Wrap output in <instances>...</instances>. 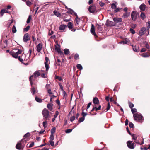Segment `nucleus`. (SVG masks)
Instances as JSON below:
<instances>
[{
    "label": "nucleus",
    "mask_w": 150,
    "mask_h": 150,
    "mask_svg": "<svg viewBox=\"0 0 150 150\" xmlns=\"http://www.w3.org/2000/svg\"><path fill=\"white\" fill-rule=\"evenodd\" d=\"M22 50L20 49H13L10 53L13 57L15 58H18V60L21 62H22L23 61V59L21 58L20 56L18 57V55L21 54Z\"/></svg>",
    "instance_id": "f257e3e1"
},
{
    "label": "nucleus",
    "mask_w": 150,
    "mask_h": 150,
    "mask_svg": "<svg viewBox=\"0 0 150 150\" xmlns=\"http://www.w3.org/2000/svg\"><path fill=\"white\" fill-rule=\"evenodd\" d=\"M133 117L135 120L139 122H141L143 120V117L141 114L139 113H137L134 114Z\"/></svg>",
    "instance_id": "f03ea898"
},
{
    "label": "nucleus",
    "mask_w": 150,
    "mask_h": 150,
    "mask_svg": "<svg viewBox=\"0 0 150 150\" xmlns=\"http://www.w3.org/2000/svg\"><path fill=\"white\" fill-rule=\"evenodd\" d=\"M44 119L45 120H49L50 118L49 112L47 109H44L42 112Z\"/></svg>",
    "instance_id": "7ed1b4c3"
},
{
    "label": "nucleus",
    "mask_w": 150,
    "mask_h": 150,
    "mask_svg": "<svg viewBox=\"0 0 150 150\" xmlns=\"http://www.w3.org/2000/svg\"><path fill=\"white\" fill-rule=\"evenodd\" d=\"M131 17L132 20L135 21L137 17V14L136 12L135 11H132L131 13Z\"/></svg>",
    "instance_id": "20e7f679"
},
{
    "label": "nucleus",
    "mask_w": 150,
    "mask_h": 150,
    "mask_svg": "<svg viewBox=\"0 0 150 150\" xmlns=\"http://www.w3.org/2000/svg\"><path fill=\"white\" fill-rule=\"evenodd\" d=\"M127 145L128 147L131 149H133L135 146L134 143H132L131 141H128L127 142Z\"/></svg>",
    "instance_id": "39448f33"
},
{
    "label": "nucleus",
    "mask_w": 150,
    "mask_h": 150,
    "mask_svg": "<svg viewBox=\"0 0 150 150\" xmlns=\"http://www.w3.org/2000/svg\"><path fill=\"white\" fill-rule=\"evenodd\" d=\"M106 25L108 26H113L115 25V23L112 21L107 20L106 23Z\"/></svg>",
    "instance_id": "423d86ee"
},
{
    "label": "nucleus",
    "mask_w": 150,
    "mask_h": 150,
    "mask_svg": "<svg viewBox=\"0 0 150 150\" xmlns=\"http://www.w3.org/2000/svg\"><path fill=\"white\" fill-rule=\"evenodd\" d=\"M30 39V37L28 33H27L24 35L23 40L24 42H27Z\"/></svg>",
    "instance_id": "0eeeda50"
},
{
    "label": "nucleus",
    "mask_w": 150,
    "mask_h": 150,
    "mask_svg": "<svg viewBox=\"0 0 150 150\" xmlns=\"http://www.w3.org/2000/svg\"><path fill=\"white\" fill-rule=\"evenodd\" d=\"M113 20L115 24L121 22L122 21V18H121L115 17L113 18Z\"/></svg>",
    "instance_id": "6e6552de"
},
{
    "label": "nucleus",
    "mask_w": 150,
    "mask_h": 150,
    "mask_svg": "<svg viewBox=\"0 0 150 150\" xmlns=\"http://www.w3.org/2000/svg\"><path fill=\"white\" fill-rule=\"evenodd\" d=\"M96 7L94 6H90L88 8L89 11L91 13L94 12L96 10Z\"/></svg>",
    "instance_id": "1a4fd4ad"
},
{
    "label": "nucleus",
    "mask_w": 150,
    "mask_h": 150,
    "mask_svg": "<svg viewBox=\"0 0 150 150\" xmlns=\"http://www.w3.org/2000/svg\"><path fill=\"white\" fill-rule=\"evenodd\" d=\"M37 51L38 52H40L42 48V45L41 43L38 44L36 46Z\"/></svg>",
    "instance_id": "9d476101"
},
{
    "label": "nucleus",
    "mask_w": 150,
    "mask_h": 150,
    "mask_svg": "<svg viewBox=\"0 0 150 150\" xmlns=\"http://www.w3.org/2000/svg\"><path fill=\"white\" fill-rule=\"evenodd\" d=\"M91 33L94 36H96V35L95 31V27L93 24H91Z\"/></svg>",
    "instance_id": "9b49d317"
},
{
    "label": "nucleus",
    "mask_w": 150,
    "mask_h": 150,
    "mask_svg": "<svg viewBox=\"0 0 150 150\" xmlns=\"http://www.w3.org/2000/svg\"><path fill=\"white\" fill-rule=\"evenodd\" d=\"M16 148L18 150L21 149L22 148V146L21 143L20 142L18 143L16 145Z\"/></svg>",
    "instance_id": "f8f14e48"
},
{
    "label": "nucleus",
    "mask_w": 150,
    "mask_h": 150,
    "mask_svg": "<svg viewBox=\"0 0 150 150\" xmlns=\"http://www.w3.org/2000/svg\"><path fill=\"white\" fill-rule=\"evenodd\" d=\"M147 29V27L146 28L143 27L141 28L140 32V34H141V35L144 34V32L146 31Z\"/></svg>",
    "instance_id": "ddd939ff"
},
{
    "label": "nucleus",
    "mask_w": 150,
    "mask_h": 150,
    "mask_svg": "<svg viewBox=\"0 0 150 150\" xmlns=\"http://www.w3.org/2000/svg\"><path fill=\"white\" fill-rule=\"evenodd\" d=\"M146 6L144 4L141 5L139 6V8L141 11H144L146 8Z\"/></svg>",
    "instance_id": "4468645a"
},
{
    "label": "nucleus",
    "mask_w": 150,
    "mask_h": 150,
    "mask_svg": "<svg viewBox=\"0 0 150 150\" xmlns=\"http://www.w3.org/2000/svg\"><path fill=\"white\" fill-rule=\"evenodd\" d=\"M93 102L94 104H98L99 103V101L98 99L97 98L95 97L93 99Z\"/></svg>",
    "instance_id": "2eb2a0df"
},
{
    "label": "nucleus",
    "mask_w": 150,
    "mask_h": 150,
    "mask_svg": "<svg viewBox=\"0 0 150 150\" xmlns=\"http://www.w3.org/2000/svg\"><path fill=\"white\" fill-rule=\"evenodd\" d=\"M75 16H76V18H75V20H76V24L78 25L79 23V22L80 21V20L79 18H78V15H77L76 13H75Z\"/></svg>",
    "instance_id": "dca6fc26"
},
{
    "label": "nucleus",
    "mask_w": 150,
    "mask_h": 150,
    "mask_svg": "<svg viewBox=\"0 0 150 150\" xmlns=\"http://www.w3.org/2000/svg\"><path fill=\"white\" fill-rule=\"evenodd\" d=\"M67 9L68 10L69 13L71 14H74L75 15V14L76 13L74 12V11L72 9L67 8Z\"/></svg>",
    "instance_id": "f3484780"
},
{
    "label": "nucleus",
    "mask_w": 150,
    "mask_h": 150,
    "mask_svg": "<svg viewBox=\"0 0 150 150\" xmlns=\"http://www.w3.org/2000/svg\"><path fill=\"white\" fill-rule=\"evenodd\" d=\"M8 11L6 10L2 9L1 11L0 14V15L1 16H3V14L4 13H8Z\"/></svg>",
    "instance_id": "a211bd4d"
},
{
    "label": "nucleus",
    "mask_w": 150,
    "mask_h": 150,
    "mask_svg": "<svg viewBox=\"0 0 150 150\" xmlns=\"http://www.w3.org/2000/svg\"><path fill=\"white\" fill-rule=\"evenodd\" d=\"M67 27V25H61L59 27V30H63L65 29Z\"/></svg>",
    "instance_id": "6ab92c4d"
},
{
    "label": "nucleus",
    "mask_w": 150,
    "mask_h": 150,
    "mask_svg": "<svg viewBox=\"0 0 150 150\" xmlns=\"http://www.w3.org/2000/svg\"><path fill=\"white\" fill-rule=\"evenodd\" d=\"M129 41L128 39L126 40L125 41H122L119 42V44H123V45L127 44Z\"/></svg>",
    "instance_id": "aec40b11"
},
{
    "label": "nucleus",
    "mask_w": 150,
    "mask_h": 150,
    "mask_svg": "<svg viewBox=\"0 0 150 150\" xmlns=\"http://www.w3.org/2000/svg\"><path fill=\"white\" fill-rule=\"evenodd\" d=\"M53 13L55 15L58 17H59L61 15L60 13L55 10L53 11Z\"/></svg>",
    "instance_id": "412c9836"
},
{
    "label": "nucleus",
    "mask_w": 150,
    "mask_h": 150,
    "mask_svg": "<svg viewBox=\"0 0 150 150\" xmlns=\"http://www.w3.org/2000/svg\"><path fill=\"white\" fill-rule=\"evenodd\" d=\"M140 17L142 20H144V19L146 18V16L144 13L143 12L141 13L140 15Z\"/></svg>",
    "instance_id": "4be33fe9"
},
{
    "label": "nucleus",
    "mask_w": 150,
    "mask_h": 150,
    "mask_svg": "<svg viewBox=\"0 0 150 150\" xmlns=\"http://www.w3.org/2000/svg\"><path fill=\"white\" fill-rule=\"evenodd\" d=\"M67 26L70 29H72L73 27V25L72 23L71 22H69L67 25Z\"/></svg>",
    "instance_id": "5701e85b"
},
{
    "label": "nucleus",
    "mask_w": 150,
    "mask_h": 150,
    "mask_svg": "<svg viewBox=\"0 0 150 150\" xmlns=\"http://www.w3.org/2000/svg\"><path fill=\"white\" fill-rule=\"evenodd\" d=\"M52 105L53 104L51 103L48 104L47 105V108L49 109L50 110L52 109Z\"/></svg>",
    "instance_id": "b1692460"
},
{
    "label": "nucleus",
    "mask_w": 150,
    "mask_h": 150,
    "mask_svg": "<svg viewBox=\"0 0 150 150\" xmlns=\"http://www.w3.org/2000/svg\"><path fill=\"white\" fill-rule=\"evenodd\" d=\"M34 75L35 77H38L40 75V73L39 71H36L34 73Z\"/></svg>",
    "instance_id": "393cba45"
},
{
    "label": "nucleus",
    "mask_w": 150,
    "mask_h": 150,
    "mask_svg": "<svg viewBox=\"0 0 150 150\" xmlns=\"http://www.w3.org/2000/svg\"><path fill=\"white\" fill-rule=\"evenodd\" d=\"M64 54L65 55H68L70 52L69 50L68 49H65L64 50Z\"/></svg>",
    "instance_id": "a878e982"
},
{
    "label": "nucleus",
    "mask_w": 150,
    "mask_h": 150,
    "mask_svg": "<svg viewBox=\"0 0 150 150\" xmlns=\"http://www.w3.org/2000/svg\"><path fill=\"white\" fill-rule=\"evenodd\" d=\"M32 20V17L30 15L28 16V18L26 23H30V21Z\"/></svg>",
    "instance_id": "bb28decb"
},
{
    "label": "nucleus",
    "mask_w": 150,
    "mask_h": 150,
    "mask_svg": "<svg viewBox=\"0 0 150 150\" xmlns=\"http://www.w3.org/2000/svg\"><path fill=\"white\" fill-rule=\"evenodd\" d=\"M35 100L38 102L40 103L42 101V100L37 96L35 97Z\"/></svg>",
    "instance_id": "cd10ccee"
},
{
    "label": "nucleus",
    "mask_w": 150,
    "mask_h": 150,
    "mask_svg": "<svg viewBox=\"0 0 150 150\" xmlns=\"http://www.w3.org/2000/svg\"><path fill=\"white\" fill-rule=\"evenodd\" d=\"M96 25L97 26V29L98 32H100L101 31L102 29L101 26L98 24Z\"/></svg>",
    "instance_id": "c85d7f7f"
},
{
    "label": "nucleus",
    "mask_w": 150,
    "mask_h": 150,
    "mask_svg": "<svg viewBox=\"0 0 150 150\" xmlns=\"http://www.w3.org/2000/svg\"><path fill=\"white\" fill-rule=\"evenodd\" d=\"M46 121L43 122L42 123L43 125L45 128H46L47 126V122Z\"/></svg>",
    "instance_id": "c756f323"
},
{
    "label": "nucleus",
    "mask_w": 150,
    "mask_h": 150,
    "mask_svg": "<svg viewBox=\"0 0 150 150\" xmlns=\"http://www.w3.org/2000/svg\"><path fill=\"white\" fill-rule=\"evenodd\" d=\"M77 68L79 70H81L83 69V67L80 64H77L76 66Z\"/></svg>",
    "instance_id": "7c9ffc66"
},
{
    "label": "nucleus",
    "mask_w": 150,
    "mask_h": 150,
    "mask_svg": "<svg viewBox=\"0 0 150 150\" xmlns=\"http://www.w3.org/2000/svg\"><path fill=\"white\" fill-rule=\"evenodd\" d=\"M12 31L13 33H15L16 32V29L15 25H13L12 28Z\"/></svg>",
    "instance_id": "2f4dec72"
},
{
    "label": "nucleus",
    "mask_w": 150,
    "mask_h": 150,
    "mask_svg": "<svg viewBox=\"0 0 150 150\" xmlns=\"http://www.w3.org/2000/svg\"><path fill=\"white\" fill-rule=\"evenodd\" d=\"M56 129L55 127L53 128L51 130V134H53L55 132Z\"/></svg>",
    "instance_id": "473e14b6"
},
{
    "label": "nucleus",
    "mask_w": 150,
    "mask_h": 150,
    "mask_svg": "<svg viewBox=\"0 0 150 150\" xmlns=\"http://www.w3.org/2000/svg\"><path fill=\"white\" fill-rule=\"evenodd\" d=\"M31 91L33 95H34L35 92V88L34 87L32 88L31 89Z\"/></svg>",
    "instance_id": "72a5a7b5"
},
{
    "label": "nucleus",
    "mask_w": 150,
    "mask_h": 150,
    "mask_svg": "<svg viewBox=\"0 0 150 150\" xmlns=\"http://www.w3.org/2000/svg\"><path fill=\"white\" fill-rule=\"evenodd\" d=\"M30 28V26L29 25H28L26 28H24L23 30L25 32H27L28 31Z\"/></svg>",
    "instance_id": "f704fd0d"
},
{
    "label": "nucleus",
    "mask_w": 150,
    "mask_h": 150,
    "mask_svg": "<svg viewBox=\"0 0 150 150\" xmlns=\"http://www.w3.org/2000/svg\"><path fill=\"white\" fill-rule=\"evenodd\" d=\"M30 136V134L29 133H27L25 134L24 135L23 137V139H25L27 137H29Z\"/></svg>",
    "instance_id": "c9c22d12"
},
{
    "label": "nucleus",
    "mask_w": 150,
    "mask_h": 150,
    "mask_svg": "<svg viewBox=\"0 0 150 150\" xmlns=\"http://www.w3.org/2000/svg\"><path fill=\"white\" fill-rule=\"evenodd\" d=\"M111 8L114 9L116 8V6L114 3H112L111 4Z\"/></svg>",
    "instance_id": "e433bc0d"
},
{
    "label": "nucleus",
    "mask_w": 150,
    "mask_h": 150,
    "mask_svg": "<svg viewBox=\"0 0 150 150\" xmlns=\"http://www.w3.org/2000/svg\"><path fill=\"white\" fill-rule=\"evenodd\" d=\"M85 119V117H82L80 118L78 120V121L79 122H83Z\"/></svg>",
    "instance_id": "4c0bfd02"
},
{
    "label": "nucleus",
    "mask_w": 150,
    "mask_h": 150,
    "mask_svg": "<svg viewBox=\"0 0 150 150\" xmlns=\"http://www.w3.org/2000/svg\"><path fill=\"white\" fill-rule=\"evenodd\" d=\"M146 25L147 26V29H149L150 28V21L146 23Z\"/></svg>",
    "instance_id": "58836bf2"
},
{
    "label": "nucleus",
    "mask_w": 150,
    "mask_h": 150,
    "mask_svg": "<svg viewBox=\"0 0 150 150\" xmlns=\"http://www.w3.org/2000/svg\"><path fill=\"white\" fill-rule=\"evenodd\" d=\"M142 56L144 57H149V55L147 53H143L142 54Z\"/></svg>",
    "instance_id": "ea45409f"
},
{
    "label": "nucleus",
    "mask_w": 150,
    "mask_h": 150,
    "mask_svg": "<svg viewBox=\"0 0 150 150\" xmlns=\"http://www.w3.org/2000/svg\"><path fill=\"white\" fill-rule=\"evenodd\" d=\"M45 65L46 68V71H47L48 70L49 68V65L48 63H45Z\"/></svg>",
    "instance_id": "a19ab883"
},
{
    "label": "nucleus",
    "mask_w": 150,
    "mask_h": 150,
    "mask_svg": "<svg viewBox=\"0 0 150 150\" xmlns=\"http://www.w3.org/2000/svg\"><path fill=\"white\" fill-rule=\"evenodd\" d=\"M33 76L32 75L29 78V80H30V84H31V86H32V85H33V83L32 82V78L33 77Z\"/></svg>",
    "instance_id": "79ce46f5"
},
{
    "label": "nucleus",
    "mask_w": 150,
    "mask_h": 150,
    "mask_svg": "<svg viewBox=\"0 0 150 150\" xmlns=\"http://www.w3.org/2000/svg\"><path fill=\"white\" fill-rule=\"evenodd\" d=\"M72 129H67L65 130V132L66 133H69L71 132L72 130Z\"/></svg>",
    "instance_id": "37998d69"
},
{
    "label": "nucleus",
    "mask_w": 150,
    "mask_h": 150,
    "mask_svg": "<svg viewBox=\"0 0 150 150\" xmlns=\"http://www.w3.org/2000/svg\"><path fill=\"white\" fill-rule=\"evenodd\" d=\"M131 111L132 113L134 115V114L137 112V109L135 108H132L131 109Z\"/></svg>",
    "instance_id": "c03bdc74"
},
{
    "label": "nucleus",
    "mask_w": 150,
    "mask_h": 150,
    "mask_svg": "<svg viewBox=\"0 0 150 150\" xmlns=\"http://www.w3.org/2000/svg\"><path fill=\"white\" fill-rule=\"evenodd\" d=\"M74 58L76 60L78 59H79V55L77 54H76L74 56Z\"/></svg>",
    "instance_id": "a18cd8bd"
},
{
    "label": "nucleus",
    "mask_w": 150,
    "mask_h": 150,
    "mask_svg": "<svg viewBox=\"0 0 150 150\" xmlns=\"http://www.w3.org/2000/svg\"><path fill=\"white\" fill-rule=\"evenodd\" d=\"M55 79H58L59 81H61L62 80V78L61 76H55Z\"/></svg>",
    "instance_id": "49530a36"
},
{
    "label": "nucleus",
    "mask_w": 150,
    "mask_h": 150,
    "mask_svg": "<svg viewBox=\"0 0 150 150\" xmlns=\"http://www.w3.org/2000/svg\"><path fill=\"white\" fill-rule=\"evenodd\" d=\"M50 140L52 141L54 139V136L53 134H51L50 137Z\"/></svg>",
    "instance_id": "de8ad7c7"
},
{
    "label": "nucleus",
    "mask_w": 150,
    "mask_h": 150,
    "mask_svg": "<svg viewBox=\"0 0 150 150\" xmlns=\"http://www.w3.org/2000/svg\"><path fill=\"white\" fill-rule=\"evenodd\" d=\"M49 142L50 143V145L52 146H53L54 145V141H52L50 140Z\"/></svg>",
    "instance_id": "09e8293b"
},
{
    "label": "nucleus",
    "mask_w": 150,
    "mask_h": 150,
    "mask_svg": "<svg viewBox=\"0 0 150 150\" xmlns=\"http://www.w3.org/2000/svg\"><path fill=\"white\" fill-rule=\"evenodd\" d=\"M75 117L74 116H73L72 117H71L70 118V121L71 122L73 121L75 119Z\"/></svg>",
    "instance_id": "8fccbe9b"
},
{
    "label": "nucleus",
    "mask_w": 150,
    "mask_h": 150,
    "mask_svg": "<svg viewBox=\"0 0 150 150\" xmlns=\"http://www.w3.org/2000/svg\"><path fill=\"white\" fill-rule=\"evenodd\" d=\"M129 127L131 128H133L134 127V125L132 122H130L129 125Z\"/></svg>",
    "instance_id": "3c124183"
},
{
    "label": "nucleus",
    "mask_w": 150,
    "mask_h": 150,
    "mask_svg": "<svg viewBox=\"0 0 150 150\" xmlns=\"http://www.w3.org/2000/svg\"><path fill=\"white\" fill-rule=\"evenodd\" d=\"M59 114V112L57 111H56L55 112V114L54 115V118H56L57 117V116Z\"/></svg>",
    "instance_id": "603ef678"
},
{
    "label": "nucleus",
    "mask_w": 150,
    "mask_h": 150,
    "mask_svg": "<svg viewBox=\"0 0 150 150\" xmlns=\"http://www.w3.org/2000/svg\"><path fill=\"white\" fill-rule=\"evenodd\" d=\"M110 103H109L108 102V106H107V108H106V109H107L106 111H108V110H109L110 109Z\"/></svg>",
    "instance_id": "864d4df0"
},
{
    "label": "nucleus",
    "mask_w": 150,
    "mask_h": 150,
    "mask_svg": "<svg viewBox=\"0 0 150 150\" xmlns=\"http://www.w3.org/2000/svg\"><path fill=\"white\" fill-rule=\"evenodd\" d=\"M127 13H124L123 15V17L124 18H125L127 17L128 16V15L127 14Z\"/></svg>",
    "instance_id": "5fc2aeb1"
},
{
    "label": "nucleus",
    "mask_w": 150,
    "mask_h": 150,
    "mask_svg": "<svg viewBox=\"0 0 150 150\" xmlns=\"http://www.w3.org/2000/svg\"><path fill=\"white\" fill-rule=\"evenodd\" d=\"M129 107L131 108L132 109V108L134 107V105L133 103H131V102H129Z\"/></svg>",
    "instance_id": "6e6d98bb"
},
{
    "label": "nucleus",
    "mask_w": 150,
    "mask_h": 150,
    "mask_svg": "<svg viewBox=\"0 0 150 150\" xmlns=\"http://www.w3.org/2000/svg\"><path fill=\"white\" fill-rule=\"evenodd\" d=\"M132 139H134V140H136L137 139V137H136V135L134 134H133L132 136Z\"/></svg>",
    "instance_id": "4d7b16f0"
},
{
    "label": "nucleus",
    "mask_w": 150,
    "mask_h": 150,
    "mask_svg": "<svg viewBox=\"0 0 150 150\" xmlns=\"http://www.w3.org/2000/svg\"><path fill=\"white\" fill-rule=\"evenodd\" d=\"M50 86L49 84H47L45 86V88L46 89H50Z\"/></svg>",
    "instance_id": "13d9d810"
},
{
    "label": "nucleus",
    "mask_w": 150,
    "mask_h": 150,
    "mask_svg": "<svg viewBox=\"0 0 150 150\" xmlns=\"http://www.w3.org/2000/svg\"><path fill=\"white\" fill-rule=\"evenodd\" d=\"M130 31L132 34H134L135 33V31L133 29L130 28Z\"/></svg>",
    "instance_id": "bf43d9fd"
},
{
    "label": "nucleus",
    "mask_w": 150,
    "mask_h": 150,
    "mask_svg": "<svg viewBox=\"0 0 150 150\" xmlns=\"http://www.w3.org/2000/svg\"><path fill=\"white\" fill-rule=\"evenodd\" d=\"M132 46L133 47V51L135 52L137 51L136 46H134L133 45H132Z\"/></svg>",
    "instance_id": "052dcab7"
},
{
    "label": "nucleus",
    "mask_w": 150,
    "mask_h": 150,
    "mask_svg": "<svg viewBox=\"0 0 150 150\" xmlns=\"http://www.w3.org/2000/svg\"><path fill=\"white\" fill-rule=\"evenodd\" d=\"M32 3L31 2L29 1H28L26 2V4L28 6H29Z\"/></svg>",
    "instance_id": "680f3d73"
},
{
    "label": "nucleus",
    "mask_w": 150,
    "mask_h": 150,
    "mask_svg": "<svg viewBox=\"0 0 150 150\" xmlns=\"http://www.w3.org/2000/svg\"><path fill=\"white\" fill-rule=\"evenodd\" d=\"M48 93L50 94H52L53 93L51 92V90L50 89H49L47 90Z\"/></svg>",
    "instance_id": "e2e57ef3"
},
{
    "label": "nucleus",
    "mask_w": 150,
    "mask_h": 150,
    "mask_svg": "<svg viewBox=\"0 0 150 150\" xmlns=\"http://www.w3.org/2000/svg\"><path fill=\"white\" fill-rule=\"evenodd\" d=\"M45 63H48V62L49 61V59L48 58L46 57L45 58Z\"/></svg>",
    "instance_id": "0e129e2a"
},
{
    "label": "nucleus",
    "mask_w": 150,
    "mask_h": 150,
    "mask_svg": "<svg viewBox=\"0 0 150 150\" xmlns=\"http://www.w3.org/2000/svg\"><path fill=\"white\" fill-rule=\"evenodd\" d=\"M101 105H99L98 108H97V107H96V111H97L98 110H100L101 109Z\"/></svg>",
    "instance_id": "69168bd1"
},
{
    "label": "nucleus",
    "mask_w": 150,
    "mask_h": 150,
    "mask_svg": "<svg viewBox=\"0 0 150 150\" xmlns=\"http://www.w3.org/2000/svg\"><path fill=\"white\" fill-rule=\"evenodd\" d=\"M99 4L101 7H103L105 5V4L102 2H99Z\"/></svg>",
    "instance_id": "338daca9"
},
{
    "label": "nucleus",
    "mask_w": 150,
    "mask_h": 150,
    "mask_svg": "<svg viewBox=\"0 0 150 150\" xmlns=\"http://www.w3.org/2000/svg\"><path fill=\"white\" fill-rule=\"evenodd\" d=\"M87 115V113H85L84 112H82V115L83 116L82 117H84L85 116H86Z\"/></svg>",
    "instance_id": "774afa93"
}]
</instances>
